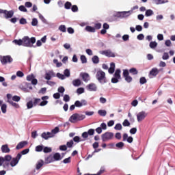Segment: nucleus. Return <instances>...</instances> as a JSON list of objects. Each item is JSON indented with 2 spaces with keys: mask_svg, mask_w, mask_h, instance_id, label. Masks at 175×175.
<instances>
[{
  "mask_svg": "<svg viewBox=\"0 0 175 175\" xmlns=\"http://www.w3.org/2000/svg\"><path fill=\"white\" fill-rule=\"evenodd\" d=\"M53 162H54V159L51 154L45 158L46 165H49V163H53Z\"/></svg>",
  "mask_w": 175,
  "mask_h": 175,
  "instance_id": "bb28decb",
  "label": "nucleus"
},
{
  "mask_svg": "<svg viewBox=\"0 0 175 175\" xmlns=\"http://www.w3.org/2000/svg\"><path fill=\"white\" fill-rule=\"evenodd\" d=\"M8 102L10 103V105H12V106L16 109H18L20 107V105L18 103L13 102L12 100H8Z\"/></svg>",
  "mask_w": 175,
  "mask_h": 175,
  "instance_id": "4c0bfd02",
  "label": "nucleus"
},
{
  "mask_svg": "<svg viewBox=\"0 0 175 175\" xmlns=\"http://www.w3.org/2000/svg\"><path fill=\"white\" fill-rule=\"evenodd\" d=\"M40 98H33V105L34 107H36V106L38 105L39 103H40Z\"/></svg>",
  "mask_w": 175,
  "mask_h": 175,
  "instance_id": "58836bf2",
  "label": "nucleus"
},
{
  "mask_svg": "<svg viewBox=\"0 0 175 175\" xmlns=\"http://www.w3.org/2000/svg\"><path fill=\"white\" fill-rule=\"evenodd\" d=\"M51 77H55V72L53 70H49V72L45 73V80H51Z\"/></svg>",
  "mask_w": 175,
  "mask_h": 175,
  "instance_id": "f3484780",
  "label": "nucleus"
},
{
  "mask_svg": "<svg viewBox=\"0 0 175 175\" xmlns=\"http://www.w3.org/2000/svg\"><path fill=\"white\" fill-rule=\"evenodd\" d=\"M122 142H127V143H133V137L128 136V133H124L122 136Z\"/></svg>",
  "mask_w": 175,
  "mask_h": 175,
  "instance_id": "6ab92c4d",
  "label": "nucleus"
},
{
  "mask_svg": "<svg viewBox=\"0 0 175 175\" xmlns=\"http://www.w3.org/2000/svg\"><path fill=\"white\" fill-rule=\"evenodd\" d=\"M26 106L28 109H32V107H35V106L33 105V101L32 100L27 102Z\"/></svg>",
  "mask_w": 175,
  "mask_h": 175,
  "instance_id": "ea45409f",
  "label": "nucleus"
},
{
  "mask_svg": "<svg viewBox=\"0 0 175 175\" xmlns=\"http://www.w3.org/2000/svg\"><path fill=\"white\" fill-rule=\"evenodd\" d=\"M124 79H125V81H126V83H132V81L133 80L132 77H131L130 75L125 77Z\"/></svg>",
  "mask_w": 175,
  "mask_h": 175,
  "instance_id": "0e129e2a",
  "label": "nucleus"
},
{
  "mask_svg": "<svg viewBox=\"0 0 175 175\" xmlns=\"http://www.w3.org/2000/svg\"><path fill=\"white\" fill-rule=\"evenodd\" d=\"M29 152V148H26L23 150L21 152L18 153L21 154V157H23V155H27Z\"/></svg>",
  "mask_w": 175,
  "mask_h": 175,
  "instance_id": "37998d69",
  "label": "nucleus"
},
{
  "mask_svg": "<svg viewBox=\"0 0 175 175\" xmlns=\"http://www.w3.org/2000/svg\"><path fill=\"white\" fill-rule=\"evenodd\" d=\"M27 19H25V18H21L19 20V24H21V25H25V24H27Z\"/></svg>",
  "mask_w": 175,
  "mask_h": 175,
  "instance_id": "e2e57ef3",
  "label": "nucleus"
},
{
  "mask_svg": "<svg viewBox=\"0 0 175 175\" xmlns=\"http://www.w3.org/2000/svg\"><path fill=\"white\" fill-rule=\"evenodd\" d=\"M59 132V127L56 126L51 131L52 135H56V133H58Z\"/></svg>",
  "mask_w": 175,
  "mask_h": 175,
  "instance_id": "864d4df0",
  "label": "nucleus"
},
{
  "mask_svg": "<svg viewBox=\"0 0 175 175\" xmlns=\"http://www.w3.org/2000/svg\"><path fill=\"white\" fill-rule=\"evenodd\" d=\"M129 76V70L128 69L123 70V77H127Z\"/></svg>",
  "mask_w": 175,
  "mask_h": 175,
  "instance_id": "774afa93",
  "label": "nucleus"
},
{
  "mask_svg": "<svg viewBox=\"0 0 175 175\" xmlns=\"http://www.w3.org/2000/svg\"><path fill=\"white\" fill-rule=\"evenodd\" d=\"M41 137L44 139V140H49V139L54 137V134L51 133V132H44L41 134Z\"/></svg>",
  "mask_w": 175,
  "mask_h": 175,
  "instance_id": "a211bd4d",
  "label": "nucleus"
},
{
  "mask_svg": "<svg viewBox=\"0 0 175 175\" xmlns=\"http://www.w3.org/2000/svg\"><path fill=\"white\" fill-rule=\"evenodd\" d=\"M59 31H60L61 32H66V26H65L64 25H61L59 28H58Z\"/></svg>",
  "mask_w": 175,
  "mask_h": 175,
  "instance_id": "3c124183",
  "label": "nucleus"
},
{
  "mask_svg": "<svg viewBox=\"0 0 175 175\" xmlns=\"http://www.w3.org/2000/svg\"><path fill=\"white\" fill-rule=\"evenodd\" d=\"M18 10H20V12H23L24 13H27V12H28V10H27V8H25V5H20L18 7Z\"/></svg>",
  "mask_w": 175,
  "mask_h": 175,
  "instance_id": "a18cd8bd",
  "label": "nucleus"
},
{
  "mask_svg": "<svg viewBox=\"0 0 175 175\" xmlns=\"http://www.w3.org/2000/svg\"><path fill=\"white\" fill-rule=\"evenodd\" d=\"M124 146H125V144L122 142H118L116 144V147L118 148V150H122V148H124Z\"/></svg>",
  "mask_w": 175,
  "mask_h": 175,
  "instance_id": "e433bc0d",
  "label": "nucleus"
},
{
  "mask_svg": "<svg viewBox=\"0 0 175 175\" xmlns=\"http://www.w3.org/2000/svg\"><path fill=\"white\" fill-rule=\"evenodd\" d=\"M158 73H159V71L158 70V68H152V70L150 71L149 75L150 76H154L155 77V76H157L158 75Z\"/></svg>",
  "mask_w": 175,
  "mask_h": 175,
  "instance_id": "cd10ccee",
  "label": "nucleus"
},
{
  "mask_svg": "<svg viewBox=\"0 0 175 175\" xmlns=\"http://www.w3.org/2000/svg\"><path fill=\"white\" fill-rule=\"evenodd\" d=\"M20 159H21V154H17L16 157H12V159L10 160L11 161L10 163V166H12V167H14V166H16V165L20 161Z\"/></svg>",
  "mask_w": 175,
  "mask_h": 175,
  "instance_id": "1a4fd4ad",
  "label": "nucleus"
},
{
  "mask_svg": "<svg viewBox=\"0 0 175 175\" xmlns=\"http://www.w3.org/2000/svg\"><path fill=\"white\" fill-rule=\"evenodd\" d=\"M3 14H4L5 18H12V17H13V16L14 15V11L13 10L8 11L6 10H4Z\"/></svg>",
  "mask_w": 175,
  "mask_h": 175,
  "instance_id": "aec40b11",
  "label": "nucleus"
},
{
  "mask_svg": "<svg viewBox=\"0 0 175 175\" xmlns=\"http://www.w3.org/2000/svg\"><path fill=\"white\" fill-rule=\"evenodd\" d=\"M10 161H12V155L6 154L4 157H0V166H3L4 169H8L10 166Z\"/></svg>",
  "mask_w": 175,
  "mask_h": 175,
  "instance_id": "20e7f679",
  "label": "nucleus"
},
{
  "mask_svg": "<svg viewBox=\"0 0 175 175\" xmlns=\"http://www.w3.org/2000/svg\"><path fill=\"white\" fill-rule=\"evenodd\" d=\"M114 137V133L112 132H106L101 135V139L103 142H106V140H111Z\"/></svg>",
  "mask_w": 175,
  "mask_h": 175,
  "instance_id": "9d476101",
  "label": "nucleus"
},
{
  "mask_svg": "<svg viewBox=\"0 0 175 175\" xmlns=\"http://www.w3.org/2000/svg\"><path fill=\"white\" fill-rule=\"evenodd\" d=\"M71 10L73 13H77L79 12V7L77 5H71Z\"/></svg>",
  "mask_w": 175,
  "mask_h": 175,
  "instance_id": "8fccbe9b",
  "label": "nucleus"
},
{
  "mask_svg": "<svg viewBox=\"0 0 175 175\" xmlns=\"http://www.w3.org/2000/svg\"><path fill=\"white\" fill-rule=\"evenodd\" d=\"M8 108V106L6 105V104H3L1 105V111L2 113H3V114H5V113H6V109Z\"/></svg>",
  "mask_w": 175,
  "mask_h": 175,
  "instance_id": "338daca9",
  "label": "nucleus"
},
{
  "mask_svg": "<svg viewBox=\"0 0 175 175\" xmlns=\"http://www.w3.org/2000/svg\"><path fill=\"white\" fill-rule=\"evenodd\" d=\"M57 93L59 94H64V92H65V88H64V86L59 87L57 89Z\"/></svg>",
  "mask_w": 175,
  "mask_h": 175,
  "instance_id": "bf43d9fd",
  "label": "nucleus"
},
{
  "mask_svg": "<svg viewBox=\"0 0 175 175\" xmlns=\"http://www.w3.org/2000/svg\"><path fill=\"white\" fill-rule=\"evenodd\" d=\"M153 14H154V11H152V10L151 9L146 10L145 12L146 17H150V16H152Z\"/></svg>",
  "mask_w": 175,
  "mask_h": 175,
  "instance_id": "473e14b6",
  "label": "nucleus"
},
{
  "mask_svg": "<svg viewBox=\"0 0 175 175\" xmlns=\"http://www.w3.org/2000/svg\"><path fill=\"white\" fill-rule=\"evenodd\" d=\"M153 5H163V3H167L168 0H151Z\"/></svg>",
  "mask_w": 175,
  "mask_h": 175,
  "instance_id": "5701e85b",
  "label": "nucleus"
},
{
  "mask_svg": "<svg viewBox=\"0 0 175 175\" xmlns=\"http://www.w3.org/2000/svg\"><path fill=\"white\" fill-rule=\"evenodd\" d=\"M100 54H102L103 55H105L106 57H108L109 58H110V57L114 58L116 57V55L114 54V53H113L110 50L100 51Z\"/></svg>",
  "mask_w": 175,
  "mask_h": 175,
  "instance_id": "4468645a",
  "label": "nucleus"
},
{
  "mask_svg": "<svg viewBox=\"0 0 175 175\" xmlns=\"http://www.w3.org/2000/svg\"><path fill=\"white\" fill-rule=\"evenodd\" d=\"M85 31H86L87 32H92V33L96 32L95 27L90 25H87L85 27Z\"/></svg>",
  "mask_w": 175,
  "mask_h": 175,
  "instance_id": "c756f323",
  "label": "nucleus"
},
{
  "mask_svg": "<svg viewBox=\"0 0 175 175\" xmlns=\"http://www.w3.org/2000/svg\"><path fill=\"white\" fill-rule=\"evenodd\" d=\"M81 61L82 64H87V57H85V55H81Z\"/></svg>",
  "mask_w": 175,
  "mask_h": 175,
  "instance_id": "69168bd1",
  "label": "nucleus"
},
{
  "mask_svg": "<svg viewBox=\"0 0 175 175\" xmlns=\"http://www.w3.org/2000/svg\"><path fill=\"white\" fill-rule=\"evenodd\" d=\"M43 165H44V161L42 159L39 160L36 163L37 170H39V169H40V167H42V166H43Z\"/></svg>",
  "mask_w": 175,
  "mask_h": 175,
  "instance_id": "7c9ffc66",
  "label": "nucleus"
},
{
  "mask_svg": "<svg viewBox=\"0 0 175 175\" xmlns=\"http://www.w3.org/2000/svg\"><path fill=\"white\" fill-rule=\"evenodd\" d=\"M64 8L65 9H66L67 10H69V9H70L72 8V3L69 2V1H66L64 4Z\"/></svg>",
  "mask_w": 175,
  "mask_h": 175,
  "instance_id": "49530a36",
  "label": "nucleus"
},
{
  "mask_svg": "<svg viewBox=\"0 0 175 175\" xmlns=\"http://www.w3.org/2000/svg\"><path fill=\"white\" fill-rule=\"evenodd\" d=\"M96 79L98 80L100 84H106L107 83V78H106V72L102 70H99L96 72Z\"/></svg>",
  "mask_w": 175,
  "mask_h": 175,
  "instance_id": "7ed1b4c3",
  "label": "nucleus"
},
{
  "mask_svg": "<svg viewBox=\"0 0 175 175\" xmlns=\"http://www.w3.org/2000/svg\"><path fill=\"white\" fill-rule=\"evenodd\" d=\"M85 115L79 114L78 113H73L69 118L70 122L72 124H75V122H78V121H83L85 120Z\"/></svg>",
  "mask_w": 175,
  "mask_h": 175,
  "instance_id": "39448f33",
  "label": "nucleus"
},
{
  "mask_svg": "<svg viewBox=\"0 0 175 175\" xmlns=\"http://www.w3.org/2000/svg\"><path fill=\"white\" fill-rule=\"evenodd\" d=\"M79 77H81L83 81L85 83H88L91 78L90 77V74L87 72H81Z\"/></svg>",
  "mask_w": 175,
  "mask_h": 175,
  "instance_id": "2eb2a0df",
  "label": "nucleus"
},
{
  "mask_svg": "<svg viewBox=\"0 0 175 175\" xmlns=\"http://www.w3.org/2000/svg\"><path fill=\"white\" fill-rule=\"evenodd\" d=\"M63 100L64 102H69L70 100V96L68 94H64L63 97Z\"/></svg>",
  "mask_w": 175,
  "mask_h": 175,
  "instance_id": "052dcab7",
  "label": "nucleus"
},
{
  "mask_svg": "<svg viewBox=\"0 0 175 175\" xmlns=\"http://www.w3.org/2000/svg\"><path fill=\"white\" fill-rule=\"evenodd\" d=\"M116 71V64L114 62L110 63V68L108 69L109 75H113Z\"/></svg>",
  "mask_w": 175,
  "mask_h": 175,
  "instance_id": "b1692460",
  "label": "nucleus"
},
{
  "mask_svg": "<svg viewBox=\"0 0 175 175\" xmlns=\"http://www.w3.org/2000/svg\"><path fill=\"white\" fill-rule=\"evenodd\" d=\"M27 144L28 141H22L17 144L16 146V150H21V148H24V147Z\"/></svg>",
  "mask_w": 175,
  "mask_h": 175,
  "instance_id": "412c9836",
  "label": "nucleus"
},
{
  "mask_svg": "<svg viewBox=\"0 0 175 175\" xmlns=\"http://www.w3.org/2000/svg\"><path fill=\"white\" fill-rule=\"evenodd\" d=\"M123 126H130L131 122L127 119H125L124 122H122Z\"/></svg>",
  "mask_w": 175,
  "mask_h": 175,
  "instance_id": "4d7b16f0",
  "label": "nucleus"
},
{
  "mask_svg": "<svg viewBox=\"0 0 175 175\" xmlns=\"http://www.w3.org/2000/svg\"><path fill=\"white\" fill-rule=\"evenodd\" d=\"M38 18H33L31 21L32 27H36L38 25Z\"/></svg>",
  "mask_w": 175,
  "mask_h": 175,
  "instance_id": "13d9d810",
  "label": "nucleus"
},
{
  "mask_svg": "<svg viewBox=\"0 0 175 175\" xmlns=\"http://www.w3.org/2000/svg\"><path fill=\"white\" fill-rule=\"evenodd\" d=\"M73 144H75V142H73V140H70V142H67L66 146L68 148H72V147H73Z\"/></svg>",
  "mask_w": 175,
  "mask_h": 175,
  "instance_id": "5fc2aeb1",
  "label": "nucleus"
},
{
  "mask_svg": "<svg viewBox=\"0 0 175 175\" xmlns=\"http://www.w3.org/2000/svg\"><path fill=\"white\" fill-rule=\"evenodd\" d=\"M1 150L3 154H9L10 152V148H9V145L8 144L1 146Z\"/></svg>",
  "mask_w": 175,
  "mask_h": 175,
  "instance_id": "4be33fe9",
  "label": "nucleus"
},
{
  "mask_svg": "<svg viewBox=\"0 0 175 175\" xmlns=\"http://www.w3.org/2000/svg\"><path fill=\"white\" fill-rule=\"evenodd\" d=\"M86 90L91 92H96L98 91V86H96V84L91 83L86 85Z\"/></svg>",
  "mask_w": 175,
  "mask_h": 175,
  "instance_id": "ddd939ff",
  "label": "nucleus"
},
{
  "mask_svg": "<svg viewBox=\"0 0 175 175\" xmlns=\"http://www.w3.org/2000/svg\"><path fill=\"white\" fill-rule=\"evenodd\" d=\"M121 80V69L117 68L113 74V77L111 79V83L117 84Z\"/></svg>",
  "mask_w": 175,
  "mask_h": 175,
  "instance_id": "423d86ee",
  "label": "nucleus"
},
{
  "mask_svg": "<svg viewBox=\"0 0 175 175\" xmlns=\"http://www.w3.org/2000/svg\"><path fill=\"white\" fill-rule=\"evenodd\" d=\"M146 117H147V113H146V111H142L137 113V120L138 122H140V121H143V120H144V118H146Z\"/></svg>",
  "mask_w": 175,
  "mask_h": 175,
  "instance_id": "dca6fc26",
  "label": "nucleus"
},
{
  "mask_svg": "<svg viewBox=\"0 0 175 175\" xmlns=\"http://www.w3.org/2000/svg\"><path fill=\"white\" fill-rule=\"evenodd\" d=\"M44 146L43 145H38L36 147V152H42V151H43V148H44Z\"/></svg>",
  "mask_w": 175,
  "mask_h": 175,
  "instance_id": "a19ab883",
  "label": "nucleus"
},
{
  "mask_svg": "<svg viewBox=\"0 0 175 175\" xmlns=\"http://www.w3.org/2000/svg\"><path fill=\"white\" fill-rule=\"evenodd\" d=\"M56 77L58 79H60V80H65V79H66V77H65V75L64 74H62V73H59V72H57L56 74Z\"/></svg>",
  "mask_w": 175,
  "mask_h": 175,
  "instance_id": "09e8293b",
  "label": "nucleus"
},
{
  "mask_svg": "<svg viewBox=\"0 0 175 175\" xmlns=\"http://www.w3.org/2000/svg\"><path fill=\"white\" fill-rule=\"evenodd\" d=\"M139 9V5H135L131 8L129 11H122V12H116L113 15L114 17H117V18H128L132 13H133V10H136Z\"/></svg>",
  "mask_w": 175,
  "mask_h": 175,
  "instance_id": "f257e3e1",
  "label": "nucleus"
},
{
  "mask_svg": "<svg viewBox=\"0 0 175 175\" xmlns=\"http://www.w3.org/2000/svg\"><path fill=\"white\" fill-rule=\"evenodd\" d=\"M157 46H158V43L155 41H152L149 44V47L150 49H152V50L157 49Z\"/></svg>",
  "mask_w": 175,
  "mask_h": 175,
  "instance_id": "2f4dec72",
  "label": "nucleus"
},
{
  "mask_svg": "<svg viewBox=\"0 0 175 175\" xmlns=\"http://www.w3.org/2000/svg\"><path fill=\"white\" fill-rule=\"evenodd\" d=\"M54 162H57L58 161H61L62 159V157L61 156V154L59 152H56L53 156Z\"/></svg>",
  "mask_w": 175,
  "mask_h": 175,
  "instance_id": "a878e982",
  "label": "nucleus"
},
{
  "mask_svg": "<svg viewBox=\"0 0 175 175\" xmlns=\"http://www.w3.org/2000/svg\"><path fill=\"white\" fill-rule=\"evenodd\" d=\"M0 61L2 65H6V64H12L13 62V58L9 55L0 56Z\"/></svg>",
  "mask_w": 175,
  "mask_h": 175,
  "instance_id": "0eeeda50",
  "label": "nucleus"
},
{
  "mask_svg": "<svg viewBox=\"0 0 175 175\" xmlns=\"http://www.w3.org/2000/svg\"><path fill=\"white\" fill-rule=\"evenodd\" d=\"M115 131H121L122 129V124L121 123H117L114 126Z\"/></svg>",
  "mask_w": 175,
  "mask_h": 175,
  "instance_id": "c03bdc74",
  "label": "nucleus"
},
{
  "mask_svg": "<svg viewBox=\"0 0 175 175\" xmlns=\"http://www.w3.org/2000/svg\"><path fill=\"white\" fill-rule=\"evenodd\" d=\"M36 43V38L29 36L23 37V47H36V46H33Z\"/></svg>",
  "mask_w": 175,
  "mask_h": 175,
  "instance_id": "f03ea898",
  "label": "nucleus"
},
{
  "mask_svg": "<svg viewBox=\"0 0 175 175\" xmlns=\"http://www.w3.org/2000/svg\"><path fill=\"white\" fill-rule=\"evenodd\" d=\"M72 85L74 87H80L81 85V80L80 79H74L72 81Z\"/></svg>",
  "mask_w": 175,
  "mask_h": 175,
  "instance_id": "c85d7f7f",
  "label": "nucleus"
},
{
  "mask_svg": "<svg viewBox=\"0 0 175 175\" xmlns=\"http://www.w3.org/2000/svg\"><path fill=\"white\" fill-rule=\"evenodd\" d=\"M129 71V73H131L133 76H136V75L139 73V71H137V69H136V68H132Z\"/></svg>",
  "mask_w": 175,
  "mask_h": 175,
  "instance_id": "c9c22d12",
  "label": "nucleus"
},
{
  "mask_svg": "<svg viewBox=\"0 0 175 175\" xmlns=\"http://www.w3.org/2000/svg\"><path fill=\"white\" fill-rule=\"evenodd\" d=\"M21 90L23 91V92H29V90H32V83L24 82L23 85L20 86Z\"/></svg>",
  "mask_w": 175,
  "mask_h": 175,
  "instance_id": "6e6552de",
  "label": "nucleus"
},
{
  "mask_svg": "<svg viewBox=\"0 0 175 175\" xmlns=\"http://www.w3.org/2000/svg\"><path fill=\"white\" fill-rule=\"evenodd\" d=\"M98 114L101 117H106V114H107V111L105 109H100L98 111Z\"/></svg>",
  "mask_w": 175,
  "mask_h": 175,
  "instance_id": "f704fd0d",
  "label": "nucleus"
},
{
  "mask_svg": "<svg viewBox=\"0 0 175 175\" xmlns=\"http://www.w3.org/2000/svg\"><path fill=\"white\" fill-rule=\"evenodd\" d=\"M51 151H53V149L51 148L48 146H44L43 152H44V154H48V152H51Z\"/></svg>",
  "mask_w": 175,
  "mask_h": 175,
  "instance_id": "79ce46f5",
  "label": "nucleus"
},
{
  "mask_svg": "<svg viewBox=\"0 0 175 175\" xmlns=\"http://www.w3.org/2000/svg\"><path fill=\"white\" fill-rule=\"evenodd\" d=\"M26 80L27 81H31L32 85H36V84H38V79L35 78V75L33 74L27 75Z\"/></svg>",
  "mask_w": 175,
  "mask_h": 175,
  "instance_id": "f8f14e48",
  "label": "nucleus"
},
{
  "mask_svg": "<svg viewBox=\"0 0 175 175\" xmlns=\"http://www.w3.org/2000/svg\"><path fill=\"white\" fill-rule=\"evenodd\" d=\"M92 62L96 65L99 64V57H98V55L93 56L92 57Z\"/></svg>",
  "mask_w": 175,
  "mask_h": 175,
  "instance_id": "72a5a7b5",
  "label": "nucleus"
},
{
  "mask_svg": "<svg viewBox=\"0 0 175 175\" xmlns=\"http://www.w3.org/2000/svg\"><path fill=\"white\" fill-rule=\"evenodd\" d=\"M12 42L14 43V44H16V46H24V38L22 39L14 40Z\"/></svg>",
  "mask_w": 175,
  "mask_h": 175,
  "instance_id": "393cba45",
  "label": "nucleus"
},
{
  "mask_svg": "<svg viewBox=\"0 0 175 175\" xmlns=\"http://www.w3.org/2000/svg\"><path fill=\"white\" fill-rule=\"evenodd\" d=\"M64 75L65 77H70V70L68 68L65 69L64 71Z\"/></svg>",
  "mask_w": 175,
  "mask_h": 175,
  "instance_id": "de8ad7c7",
  "label": "nucleus"
},
{
  "mask_svg": "<svg viewBox=\"0 0 175 175\" xmlns=\"http://www.w3.org/2000/svg\"><path fill=\"white\" fill-rule=\"evenodd\" d=\"M146 83H147V79L144 77H142L139 79V83L141 85H143V84H146Z\"/></svg>",
  "mask_w": 175,
  "mask_h": 175,
  "instance_id": "603ef678",
  "label": "nucleus"
},
{
  "mask_svg": "<svg viewBox=\"0 0 175 175\" xmlns=\"http://www.w3.org/2000/svg\"><path fill=\"white\" fill-rule=\"evenodd\" d=\"M94 135H95V129H90L88 131L83 132L81 136L83 139H87L88 136H94Z\"/></svg>",
  "mask_w": 175,
  "mask_h": 175,
  "instance_id": "9b49d317",
  "label": "nucleus"
},
{
  "mask_svg": "<svg viewBox=\"0 0 175 175\" xmlns=\"http://www.w3.org/2000/svg\"><path fill=\"white\" fill-rule=\"evenodd\" d=\"M39 18L41 20V21H42L44 24H47V20L41 14H39Z\"/></svg>",
  "mask_w": 175,
  "mask_h": 175,
  "instance_id": "6e6d98bb",
  "label": "nucleus"
},
{
  "mask_svg": "<svg viewBox=\"0 0 175 175\" xmlns=\"http://www.w3.org/2000/svg\"><path fill=\"white\" fill-rule=\"evenodd\" d=\"M77 94L79 95H81V94H84V88H79L77 90Z\"/></svg>",
  "mask_w": 175,
  "mask_h": 175,
  "instance_id": "680f3d73",
  "label": "nucleus"
}]
</instances>
